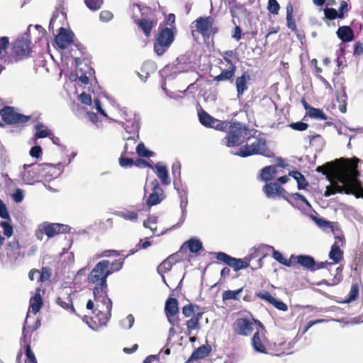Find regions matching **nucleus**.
Returning <instances> with one entry per match:
<instances>
[{
    "label": "nucleus",
    "instance_id": "obj_40",
    "mask_svg": "<svg viewBox=\"0 0 363 363\" xmlns=\"http://www.w3.org/2000/svg\"><path fill=\"white\" fill-rule=\"evenodd\" d=\"M43 305L42 298L39 294H36L30 301V308L32 312L36 314L40 309Z\"/></svg>",
    "mask_w": 363,
    "mask_h": 363
},
{
    "label": "nucleus",
    "instance_id": "obj_44",
    "mask_svg": "<svg viewBox=\"0 0 363 363\" xmlns=\"http://www.w3.org/2000/svg\"><path fill=\"white\" fill-rule=\"evenodd\" d=\"M9 43V38L1 37L0 38V62L4 65L7 62V59L4 58V53Z\"/></svg>",
    "mask_w": 363,
    "mask_h": 363
},
{
    "label": "nucleus",
    "instance_id": "obj_27",
    "mask_svg": "<svg viewBox=\"0 0 363 363\" xmlns=\"http://www.w3.org/2000/svg\"><path fill=\"white\" fill-rule=\"evenodd\" d=\"M155 168L157 177L160 179L164 185H169L171 183V179L169 176V172L167 167L161 162H157Z\"/></svg>",
    "mask_w": 363,
    "mask_h": 363
},
{
    "label": "nucleus",
    "instance_id": "obj_37",
    "mask_svg": "<svg viewBox=\"0 0 363 363\" xmlns=\"http://www.w3.org/2000/svg\"><path fill=\"white\" fill-rule=\"evenodd\" d=\"M293 6L291 3H289L286 6V21L287 27L291 30H296V26L294 19L293 18Z\"/></svg>",
    "mask_w": 363,
    "mask_h": 363
},
{
    "label": "nucleus",
    "instance_id": "obj_50",
    "mask_svg": "<svg viewBox=\"0 0 363 363\" xmlns=\"http://www.w3.org/2000/svg\"><path fill=\"white\" fill-rule=\"evenodd\" d=\"M359 295V286L357 284H354L351 286L350 291L349 293L347 298L345 300V303H349L357 299Z\"/></svg>",
    "mask_w": 363,
    "mask_h": 363
},
{
    "label": "nucleus",
    "instance_id": "obj_16",
    "mask_svg": "<svg viewBox=\"0 0 363 363\" xmlns=\"http://www.w3.org/2000/svg\"><path fill=\"white\" fill-rule=\"evenodd\" d=\"M235 332L240 335L247 336L253 330L252 323L246 318H238L235 323Z\"/></svg>",
    "mask_w": 363,
    "mask_h": 363
},
{
    "label": "nucleus",
    "instance_id": "obj_55",
    "mask_svg": "<svg viewBox=\"0 0 363 363\" xmlns=\"http://www.w3.org/2000/svg\"><path fill=\"white\" fill-rule=\"evenodd\" d=\"M324 14L326 18L329 20H334L339 18L338 11L333 8H326L324 9Z\"/></svg>",
    "mask_w": 363,
    "mask_h": 363
},
{
    "label": "nucleus",
    "instance_id": "obj_59",
    "mask_svg": "<svg viewBox=\"0 0 363 363\" xmlns=\"http://www.w3.org/2000/svg\"><path fill=\"white\" fill-rule=\"evenodd\" d=\"M271 304L274 306L278 310L282 311H286L288 309V306L286 303H284L283 301H279L274 298L272 299V301L271 302Z\"/></svg>",
    "mask_w": 363,
    "mask_h": 363
},
{
    "label": "nucleus",
    "instance_id": "obj_53",
    "mask_svg": "<svg viewBox=\"0 0 363 363\" xmlns=\"http://www.w3.org/2000/svg\"><path fill=\"white\" fill-rule=\"evenodd\" d=\"M268 11L272 14H278L280 6L277 0H268Z\"/></svg>",
    "mask_w": 363,
    "mask_h": 363
},
{
    "label": "nucleus",
    "instance_id": "obj_62",
    "mask_svg": "<svg viewBox=\"0 0 363 363\" xmlns=\"http://www.w3.org/2000/svg\"><path fill=\"white\" fill-rule=\"evenodd\" d=\"M289 126L294 130L302 131L306 130L308 127V125L306 123L299 121L296 123H292L289 125Z\"/></svg>",
    "mask_w": 363,
    "mask_h": 363
},
{
    "label": "nucleus",
    "instance_id": "obj_1",
    "mask_svg": "<svg viewBox=\"0 0 363 363\" xmlns=\"http://www.w3.org/2000/svg\"><path fill=\"white\" fill-rule=\"evenodd\" d=\"M109 265L110 262L106 259L98 262L87 278L96 301V308L92 313L102 325H106L111 317L112 301L107 296V277L111 274V271L108 270Z\"/></svg>",
    "mask_w": 363,
    "mask_h": 363
},
{
    "label": "nucleus",
    "instance_id": "obj_12",
    "mask_svg": "<svg viewBox=\"0 0 363 363\" xmlns=\"http://www.w3.org/2000/svg\"><path fill=\"white\" fill-rule=\"evenodd\" d=\"M196 30L204 38H208L211 34L214 35L217 29L213 28L214 19L211 16L199 17L196 21Z\"/></svg>",
    "mask_w": 363,
    "mask_h": 363
},
{
    "label": "nucleus",
    "instance_id": "obj_21",
    "mask_svg": "<svg viewBox=\"0 0 363 363\" xmlns=\"http://www.w3.org/2000/svg\"><path fill=\"white\" fill-rule=\"evenodd\" d=\"M263 191L268 198H274L276 196H281L285 193V190L281 187L277 182L268 183L263 187Z\"/></svg>",
    "mask_w": 363,
    "mask_h": 363
},
{
    "label": "nucleus",
    "instance_id": "obj_19",
    "mask_svg": "<svg viewBox=\"0 0 363 363\" xmlns=\"http://www.w3.org/2000/svg\"><path fill=\"white\" fill-rule=\"evenodd\" d=\"M6 253L7 257L11 262H14L21 257H23L20 251V245L16 240L9 242L6 247Z\"/></svg>",
    "mask_w": 363,
    "mask_h": 363
},
{
    "label": "nucleus",
    "instance_id": "obj_6",
    "mask_svg": "<svg viewBox=\"0 0 363 363\" xmlns=\"http://www.w3.org/2000/svg\"><path fill=\"white\" fill-rule=\"evenodd\" d=\"M250 130L240 123H233L230 125L229 131L223 139V142L228 147L239 146L246 140L248 135H250Z\"/></svg>",
    "mask_w": 363,
    "mask_h": 363
},
{
    "label": "nucleus",
    "instance_id": "obj_22",
    "mask_svg": "<svg viewBox=\"0 0 363 363\" xmlns=\"http://www.w3.org/2000/svg\"><path fill=\"white\" fill-rule=\"evenodd\" d=\"M179 195L180 196V208L182 211V216L180 218V221L177 224L174 225L172 228H177L182 225V224L184 222L186 216V207L188 205V198H187V191L186 189H182V191H179Z\"/></svg>",
    "mask_w": 363,
    "mask_h": 363
},
{
    "label": "nucleus",
    "instance_id": "obj_52",
    "mask_svg": "<svg viewBox=\"0 0 363 363\" xmlns=\"http://www.w3.org/2000/svg\"><path fill=\"white\" fill-rule=\"evenodd\" d=\"M118 215L120 217L129 220H136L138 218V213L130 211H120L118 213Z\"/></svg>",
    "mask_w": 363,
    "mask_h": 363
},
{
    "label": "nucleus",
    "instance_id": "obj_17",
    "mask_svg": "<svg viewBox=\"0 0 363 363\" xmlns=\"http://www.w3.org/2000/svg\"><path fill=\"white\" fill-rule=\"evenodd\" d=\"M223 60L230 65L228 69H223L220 74L216 76L213 80L216 82L228 81L231 79L235 73L236 65L232 62L230 59H228L226 57H223Z\"/></svg>",
    "mask_w": 363,
    "mask_h": 363
},
{
    "label": "nucleus",
    "instance_id": "obj_4",
    "mask_svg": "<svg viewBox=\"0 0 363 363\" xmlns=\"http://www.w3.org/2000/svg\"><path fill=\"white\" fill-rule=\"evenodd\" d=\"M257 130H251L250 135H248L246 139V145L239 149L238 152L235 153L242 157H248L253 155H262L267 156V150L266 140L262 138L260 134L256 136Z\"/></svg>",
    "mask_w": 363,
    "mask_h": 363
},
{
    "label": "nucleus",
    "instance_id": "obj_5",
    "mask_svg": "<svg viewBox=\"0 0 363 363\" xmlns=\"http://www.w3.org/2000/svg\"><path fill=\"white\" fill-rule=\"evenodd\" d=\"M52 169L53 166L49 163L24 164L21 179L23 183L31 185L40 178L46 177V174L50 173Z\"/></svg>",
    "mask_w": 363,
    "mask_h": 363
},
{
    "label": "nucleus",
    "instance_id": "obj_61",
    "mask_svg": "<svg viewBox=\"0 0 363 363\" xmlns=\"http://www.w3.org/2000/svg\"><path fill=\"white\" fill-rule=\"evenodd\" d=\"M12 197L16 203H21L24 199V191L21 189H16Z\"/></svg>",
    "mask_w": 363,
    "mask_h": 363
},
{
    "label": "nucleus",
    "instance_id": "obj_42",
    "mask_svg": "<svg viewBox=\"0 0 363 363\" xmlns=\"http://www.w3.org/2000/svg\"><path fill=\"white\" fill-rule=\"evenodd\" d=\"M263 247L267 249V250H272L273 251V258L279 262V263L285 265V266H287V267H289L291 265V263L289 261H287L285 258H284L283 255H281V252H279V251L277 250H275L274 248L271 246V245H265L263 246Z\"/></svg>",
    "mask_w": 363,
    "mask_h": 363
},
{
    "label": "nucleus",
    "instance_id": "obj_31",
    "mask_svg": "<svg viewBox=\"0 0 363 363\" xmlns=\"http://www.w3.org/2000/svg\"><path fill=\"white\" fill-rule=\"evenodd\" d=\"M184 248H188L192 253H198L199 251L203 250L202 242L196 238H191L186 241L181 247L180 250Z\"/></svg>",
    "mask_w": 363,
    "mask_h": 363
},
{
    "label": "nucleus",
    "instance_id": "obj_30",
    "mask_svg": "<svg viewBox=\"0 0 363 363\" xmlns=\"http://www.w3.org/2000/svg\"><path fill=\"white\" fill-rule=\"evenodd\" d=\"M211 351V348L209 345H202L193 352L191 357L186 363H191L195 360H199L200 359L204 358L209 354Z\"/></svg>",
    "mask_w": 363,
    "mask_h": 363
},
{
    "label": "nucleus",
    "instance_id": "obj_45",
    "mask_svg": "<svg viewBox=\"0 0 363 363\" xmlns=\"http://www.w3.org/2000/svg\"><path fill=\"white\" fill-rule=\"evenodd\" d=\"M242 291V288L235 291L227 290L223 291L222 298L223 301L227 300H239L238 295Z\"/></svg>",
    "mask_w": 363,
    "mask_h": 363
},
{
    "label": "nucleus",
    "instance_id": "obj_39",
    "mask_svg": "<svg viewBox=\"0 0 363 363\" xmlns=\"http://www.w3.org/2000/svg\"><path fill=\"white\" fill-rule=\"evenodd\" d=\"M289 175L297 182L298 189H305L308 186V182L306 178L301 172L298 171H292L289 173Z\"/></svg>",
    "mask_w": 363,
    "mask_h": 363
},
{
    "label": "nucleus",
    "instance_id": "obj_47",
    "mask_svg": "<svg viewBox=\"0 0 363 363\" xmlns=\"http://www.w3.org/2000/svg\"><path fill=\"white\" fill-rule=\"evenodd\" d=\"M135 323V318L132 314L128 315L125 318L119 322V325L124 330H130Z\"/></svg>",
    "mask_w": 363,
    "mask_h": 363
},
{
    "label": "nucleus",
    "instance_id": "obj_56",
    "mask_svg": "<svg viewBox=\"0 0 363 363\" xmlns=\"http://www.w3.org/2000/svg\"><path fill=\"white\" fill-rule=\"evenodd\" d=\"M26 363H37L35 354L31 350L30 345H26Z\"/></svg>",
    "mask_w": 363,
    "mask_h": 363
},
{
    "label": "nucleus",
    "instance_id": "obj_32",
    "mask_svg": "<svg viewBox=\"0 0 363 363\" xmlns=\"http://www.w3.org/2000/svg\"><path fill=\"white\" fill-rule=\"evenodd\" d=\"M337 37L343 42H350L354 38V33L349 26L340 27L337 30Z\"/></svg>",
    "mask_w": 363,
    "mask_h": 363
},
{
    "label": "nucleus",
    "instance_id": "obj_25",
    "mask_svg": "<svg viewBox=\"0 0 363 363\" xmlns=\"http://www.w3.org/2000/svg\"><path fill=\"white\" fill-rule=\"evenodd\" d=\"M335 240V243L331 247L329 257L330 259L333 260L335 263H338L342 259L343 253L339 245V242L342 243V239L340 236H336Z\"/></svg>",
    "mask_w": 363,
    "mask_h": 363
},
{
    "label": "nucleus",
    "instance_id": "obj_29",
    "mask_svg": "<svg viewBox=\"0 0 363 363\" xmlns=\"http://www.w3.org/2000/svg\"><path fill=\"white\" fill-rule=\"evenodd\" d=\"M287 201L294 207L301 208L303 204L306 205L308 208H311L309 202L306 199L299 193H294L289 195Z\"/></svg>",
    "mask_w": 363,
    "mask_h": 363
},
{
    "label": "nucleus",
    "instance_id": "obj_49",
    "mask_svg": "<svg viewBox=\"0 0 363 363\" xmlns=\"http://www.w3.org/2000/svg\"><path fill=\"white\" fill-rule=\"evenodd\" d=\"M86 6L91 11H97L103 5L104 0H84Z\"/></svg>",
    "mask_w": 363,
    "mask_h": 363
},
{
    "label": "nucleus",
    "instance_id": "obj_23",
    "mask_svg": "<svg viewBox=\"0 0 363 363\" xmlns=\"http://www.w3.org/2000/svg\"><path fill=\"white\" fill-rule=\"evenodd\" d=\"M265 337L263 333L259 331L256 332L252 338V346L255 352L266 354L267 349L264 346V341Z\"/></svg>",
    "mask_w": 363,
    "mask_h": 363
},
{
    "label": "nucleus",
    "instance_id": "obj_60",
    "mask_svg": "<svg viewBox=\"0 0 363 363\" xmlns=\"http://www.w3.org/2000/svg\"><path fill=\"white\" fill-rule=\"evenodd\" d=\"M307 138H308L311 145H315L317 143L319 145H322L323 144V139L320 135H309Z\"/></svg>",
    "mask_w": 363,
    "mask_h": 363
},
{
    "label": "nucleus",
    "instance_id": "obj_63",
    "mask_svg": "<svg viewBox=\"0 0 363 363\" xmlns=\"http://www.w3.org/2000/svg\"><path fill=\"white\" fill-rule=\"evenodd\" d=\"M194 307L195 306L191 303L184 306L182 308V313L185 317H190L194 313Z\"/></svg>",
    "mask_w": 363,
    "mask_h": 363
},
{
    "label": "nucleus",
    "instance_id": "obj_26",
    "mask_svg": "<svg viewBox=\"0 0 363 363\" xmlns=\"http://www.w3.org/2000/svg\"><path fill=\"white\" fill-rule=\"evenodd\" d=\"M291 259H296L297 262L303 268L310 271H315V261L313 257L309 255L291 256Z\"/></svg>",
    "mask_w": 363,
    "mask_h": 363
},
{
    "label": "nucleus",
    "instance_id": "obj_3",
    "mask_svg": "<svg viewBox=\"0 0 363 363\" xmlns=\"http://www.w3.org/2000/svg\"><path fill=\"white\" fill-rule=\"evenodd\" d=\"M66 18V13L64 11V9L60 1L50 21L49 31L54 34L55 25L56 24L57 26H61L58 28V34L55 36V43L61 49H65L69 45L72 43L74 37V33L72 31L62 27Z\"/></svg>",
    "mask_w": 363,
    "mask_h": 363
},
{
    "label": "nucleus",
    "instance_id": "obj_58",
    "mask_svg": "<svg viewBox=\"0 0 363 363\" xmlns=\"http://www.w3.org/2000/svg\"><path fill=\"white\" fill-rule=\"evenodd\" d=\"M125 154L121 155V157L119 158V164L121 167L123 168H128L131 167L133 164V160L128 157H125L124 155Z\"/></svg>",
    "mask_w": 363,
    "mask_h": 363
},
{
    "label": "nucleus",
    "instance_id": "obj_54",
    "mask_svg": "<svg viewBox=\"0 0 363 363\" xmlns=\"http://www.w3.org/2000/svg\"><path fill=\"white\" fill-rule=\"evenodd\" d=\"M350 8L351 7L345 1H340V6L337 11L339 13V18H344L345 17V13L350 11Z\"/></svg>",
    "mask_w": 363,
    "mask_h": 363
},
{
    "label": "nucleus",
    "instance_id": "obj_46",
    "mask_svg": "<svg viewBox=\"0 0 363 363\" xmlns=\"http://www.w3.org/2000/svg\"><path fill=\"white\" fill-rule=\"evenodd\" d=\"M307 115L313 118L318 120H326L327 116L319 108H310L308 111L307 112Z\"/></svg>",
    "mask_w": 363,
    "mask_h": 363
},
{
    "label": "nucleus",
    "instance_id": "obj_10",
    "mask_svg": "<svg viewBox=\"0 0 363 363\" xmlns=\"http://www.w3.org/2000/svg\"><path fill=\"white\" fill-rule=\"evenodd\" d=\"M255 257V256L253 253H252L247 257L242 259L233 257L222 252L216 253V257L217 259L232 267L235 272L248 267L250 260Z\"/></svg>",
    "mask_w": 363,
    "mask_h": 363
},
{
    "label": "nucleus",
    "instance_id": "obj_13",
    "mask_svg": "<svg viewBox=\"0 0 363 363\" xmlns=\"http://www.w3.org/2000/svg\"><path fill=\"white\" fill-rule=\"evenodd\" d=\"M40 230L43 231L48 238H52L60 233H69L71 228L67 225L44 222L40 225Z\"/></svg>",
    "mask_w": 363,
    "mask_h": 363
},
{
    "label": "nucleus",
    "instance_id": "obj_24",
    "mask_svg": "<svg viewBox=\"0 0 363 363\" xmlns=\"http://www.w3.org/2000/svg\"><path fill=\"white\" fill-rule=\"evenodd\" d=\"M133 12L132 18L135 22L138 21L140 18L145 16L147 14L152 13V10L150 7L142 6L140 4H134L131 6Z\"/></svg>",
    "mask_w": 363,
    "mask_h": 363
},
{
    "label": "nucleus",
    "instance_id": "obj_9",
    "mask_svg": "<svg viewBox=\"0 0 363 363\" xmlns=\"http://www.w3.org/2000/svg\"><path fill=\"white\" fill-rule=\"evenodd\" d=\"M31 27L32 25H30L28 27L27 32L22 36L18 37L13 44V52L17 57L16 60L28 56L31 51L32 43L29 39V32Z\"/></svg>",
    "mask_w": 363,
    "mask_h": 363
},
{
    "label": "nucleus",
    "instance_id": "obj_18",
    "mask_svg": "<svg viewBox=\"0 0 363 363\" xmlns=\"http://www.w3.org/2000/svg\"><path fill=\"white\" fill-rule=\"evenodd\" d=\"M150 14H147L145 16L140 18L138 21L135 22L143 30L146 37H149L150 35L152 28L156 25V21L152 17H150Z\"/></svg>",
    "mask_w": 363,
    "mask_h": 363
},
{
    "label": "nucleus",
    "instance_id": "obj_7",
    "mask_svg": "<svg viewBox=\"0 0 363 363\" xmlns=\"http://www.w3.org/2000/svg\"><path fill=\"white\" fill-rule=\"evenodd\" d=\"M121 117L125 121H119L118 123L124 128L128 134L139 135L140 128V118L139 115L130 111L127 108L121 110Z\"/></svg>",
    "mask_w": 363,
    "mask_h": 363
},
{
    "label": "nucleus",
    "instance_id": "obj_8",
    "mask_svg": "<svg viewBox=\"0 0 363 363\" xmlns=\"http://www.w3.org/2000/svg\"><path fill=\"white\" fill-rule=\"evenodd\" d=\"M174 36L170 28L162 29L157 35L154 43V52L158 56H162L170 47Z\"/></svg>",
    "mask_w": 363,
    "mask_h": 363
},
{
    "label": "nucleus",
    "instance_id": "obj_48",
    "mask_svg": "<svg viewBox=\"0 0 363 363\" xmlns=\"http://www.w3.org/2000/svg\"><path fill=\"white\" fill-rule=\"evenodd\" d=\"M137 154L143 157H150L153 155V152L147 150L143 143H140L135 147Z\"/></svg>",
    "mask_w": 363,
    "mask_h": 363
},
{
    "label": "nucleus",
    "instance_id": "obj_43",
    "mask_svg": "<svg viewBox=\"0 0 363 363\" xmlns=\"http://www.w3.org/2000/svg\"><path fill=\"white\" fill-rule=\"evenodd\" d=\"M199 119L200 123L206 127H210L211 122L213 120V117L209 115L206 111L201 109L198 113Z\"/></svg>",
    "mask_w": 363,
    "mask_h": 363
},
{
    "label": "nucleus",
    "instance_id": "obj_15",
    "mask_svg": "<svg viewBox=\"0 0 363 363\" xmlns=\"http://www.w3.org/2000/svg\"><path fill=\"white\" fill-rule=\"evenodd\" d=\"M164 197L163 189L160 187L158 182L154 180L152 182V192L150 194L146 202L147 206H152L157 205L160 203Z\"/></svg>",
    "mask_w": 363,
    "mask_h": 363
},
{
    "label": "nucleus",
    "instance_id": "obj_33",
    "mask_svg": "<svg viewBox=\"0 0 363 363\" xmlns=\"http://www.w3.org/2000/svg\"><path fill=\"white\" fill-rule=\"evenodd\" d=\"M56 303L64 309H69L72 312L75 313L74 308L72 305V300L69 294H66L63 296H60L56 299Z\"/></svg>",
    "mask_w": 363,
    "mask_h": 363
},
{
    "label": "nucleus",
    "instance_id": "obj_38",
    "mask_svg": "<svg viewBox=\"0 0 363 363\" xmlns=\"http://www.w3.org/2000/svg\"><path fill=\"white\" fill-rule=\"evenodd\" d=\"M276 174L275 167L273 166H267L261 170L260 177L264 182L272 179Z\"/></svg>",
    "mask_w": 363,
    "mask_h": 363
},
{
    "label": "nucleus",
    "instance_id": "obj_51",
    "mask_svg": "<svg viewBox=\"0 0 363 363\" xmlns=\"http://www.w3.org/2000/svg\"><path fill=\"white\" fill-rule=\"evenodd\" d=\"M228 124L229 122L228 121H222L218 119L213 118L209 128H215L218 130H223L228 128Z\"/></svg>",
    "mask_w": 363,
    "mask_h": 363
},
{
    "label": "nucleus",
    "instance_id": "obj_2",
    "mask_svg": "<svg viewBox=\"0 0 363 363\" xmlns=\"http://www.w3.org/2000/svg\"><path fill=\"white\" fill-rule=\"evenodd\" d=\"M360 161L361 160L357 157L351 159L350 163L342 168L338 174L337 180L341 185L327 188L324 195L325 196H330L336 193L344 192L349 194V191L345 189L346 186H352L357 189L360 188L361 182L358 179L359 172L357 170V166Z\"/></svg>",
    "mask_w": 363,
    "mask_h": 363
},
{
    "label": "nucleus",
    "instance_id": "obj_35",
    "mask_svg": "<svg viewBox=\"0 0 363 363\" xmlns=\"http://www.w3.org/2000/svg\"><path fill=\"white\" fill-rule=\"evenodd\" d=\"M201 315L202 313H198L196 315H193L191 319L187 320L186 325L187 327L188 335H191L193 330L199 328V320Z\"/></svg>",
    "mask_w": 363,
    "mask_h": 363
},
{
    "label": "nucleus",
    "instance_id": "obj_41",
    "mask_svg": "<svg viewBox=\"0 0 363 363\" xmlns=\"http://www.w3.org/2000/svg\"><path fill=\"white\" fill-rule=\"evenodd\" d=\"M172 257H168L165 260H164L157 267V272L159 274L166 273L172 269L173 264L177 262L178 259H174V261H171Z\"/></svg>",
    "mask_w": 363,
    "mask_h": 363
},
{
    "label": "nucleus",
    "instance_id": "obj_11",
    "mask_svg": "<svg viewBox=\"0 0 363 363\" xmlns=\"http://www.w3.org/2000/svg\"><path fill=\"white\" fill-rule=\"evenodd\" d=\"M0 116L2 120L7 124H24L30 119V116L20 113L11 106H4L3 108L0 109Z\"/></svg>",
    "mask_w": 363,
    "mask_h": 363
},
{
    "label": "nucleus",
    "instance_id": "obj_28",
    "mask_svg": "<svg viewBox=\"0 0 363 363\" xmlns=\"http://www.w3.org/2000/svg\"><path fill=\"white\" fill-rule=\"evenodd\" d=\"M139 135H133L128 138H123L125 140L123 154H125L127 155H133L134 150H135V145L137 141L139 140Z\"/></svg>",
    "mask_w": 363,
    "mask_h": 363
},
{
    "label": "nucleus",
    "instance_id": "obj_20",
    "mask_svg": "<svg viewBox=\"0 0 363 363\" xmlns=\"http://www.w3.org/2000/svg\"><path fill=\"white\" fill-rule=\"evenodd\" d=\"M250 79L249 74H242L235 79V86L237 91V98L239 101L242 99L244 93L248 89L247 81Z\"/></svg>",
    "mask_w": 363,
    "mask_h": 363
},
{
    "label": "nucleus",
    "instance_id": "obj_14",
    "mask_svg": "<svg viewBox=\"0 0 363 363\" xmlns=\"http://www.w3.org/2000/svg\"><path fill=\"white\" fill-rule=\"evenodd\" d=\"M164 311L169 323L172 326L177 325L179 322L177 316L179 312L178 301L174 298H169L165 303Z\"/></svg>",
    "mask_w": 363,
    "mask_h": 363
},
{
    "label": "nucleus",
    "instance_id": "obj_34",
    "mask_svg": "<svg viewBox=\"0 0 363 363\" xmlns=\"http://www.w3.org/2000/svg\"><path fill=\"white\" fill-rule=\"evenodd\" d=\"M187 65L185 66V67H183L182 65L177 64L174 67L172 66H166L161 72L160 74L162 77H164L165 74L167 75L166 78L169 77V76L167 75L169 72L172 71L174 74H178L179 73L186 72L188 70V68L186 67Z\"/></svg>",
    "mask_w": 363,
    "mask_h": 363
},
{
    "label": "nucleus",
    "instance_id": "obj_64",
    "mask_svg": "<svg viewBox=\"0 0 363 363\" xmlns=\"http://www.w3.org/2000/svg\"><path fill=\"white\" fill-rule=\"evenodd\" d=\"M113 17V13L109 11H102L99 15L100 21L103 22H108L111 21Z\"/></svg>",
    "mask_w": 363,
    "mask_h": 363
},
{
    "label": "nucleus",
    "instance_id": "obj_36",
    "mask_svg": "<svg viewBox=\"0 0 363 363\" xmlns=\"http://www.w3.org/2000/svg\"><path fill=\"white\" fill-rule=\"evenodd\" d=\"M45 128V125L41 123H38L35 125V129L36 130L35 133V138H45L52 135L50 130Z\"/></svg>",
    "mask_w": 363,
    "mask_h": 363
},
{
    "label": "nucleus",
    "instance_id": "obj_57",
    "mask_svg": "<svg viewBox=\"0 0 363 363\" xmlns=\"http://www.w3.org/2000/svg\"><path fill=\"white\" fill-rule=\"evenodd\" d=\"M123 264V259H118L113 261L111 264L110 263V265L108 266V270L111 271V274L114 272L119 271Z\"/></svg>",
    "mask_w": 363,
    "mask_h": 363
}]
</instances>
